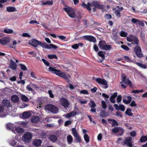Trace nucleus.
Here are the masks:
<instances>
[{
  "label": "nucleus",
  "instance_id": "nucleus-1",
  "mask_svg": "<svg viewBox=\"0 0 147 147\" xmlns=\"http://www.w3.org/2000/svg\"><path fill=\"white\" fill-rule=\"evenodd\" d=\"M126 39L128 41L132 42L131 43L132 45H136L134 48V51L137 57L139 58L142 57L143 54L142 52L141 47L138 45H140V44L138 37L134 35H130L126 37Z\"/></svg>",
  "mask_w": 147,
  "mask_h": 147
},
{
  "label": "nucleus",
  "instance_id": "nucleus-2",
  "mask_svg": "<svg viewBox=\"0 0 147 147\" xmlns=\"http://www.w3.org/2000/svg\"><path fill=\"white\" fill-rule=\"evenodd\" d=\"M81 5L84 8H86L89 12H91V11L92 9L90 7H92V6L97 9H103L104 7V5L102 4H100L99 1H92L91 3H88L87 5L85 4L84 2H83Z\"/></svg>",
  "mask_w": 147,
  "mask_h": 147
},
{
  "label": "nucleus",
  "instance_id": "nucleus-3",
  "mask_svg": "<svg viewBox=\"0 0 147 147\" xmlns=\"http://www.w3.org/2000/svg\"><path fill=\"white\" fill-rule=\"evenodd\" d=\"M49 71L52 72L57 75L65 79L69 83L70 82V80H69L65 74L64 73L61 71L60 70H57L55 68L51 67H49Z\"/></svg>",
  "mask_w": 147,
  "mask_h": 147
},
{
  "label": "nucleus",
  "instance_id": "nucleus-4",
  "mask_svg": "<svg viewBox=\"0 0 147 147\" xmlns=\"http://www.w3.org/2000/svg\"><path fill=\"white\" fill-rule=\"evenodd\" d=\"M46 109L51 112L56 114L59 111V109L55 106L51 104H49L45 106Z\"/></svg>",
  "mask_w": 147,
  "mask_h": 147
},
{
  "label": "nucleus",
  "instance_id": "nucleus-5",
  "mask_svg": "<svg viewBox=\"0 0 147 147\" xmlns=\"http://www.w3.org/2000/svg\"><path fill=\"white\" fill-rule=\"evenodd\" d=\"M72 134L74 137V142H75L80 143L82 141L81 137L75 128H72L71 129Z\"/></svg>",
  "mask_w": 147,
  "mask_h": 147
},
{
  "label": "nucleus",
  "instance_id": "nucleus-6",
  "mask_svg": "<svg viewBox=\"0 0 147 147\" xmlns=\"http://www.w3.org/2000/svg\"><path fill=\"white\" fill-rule=\"evenodd\" d=\"M39 45L40 46L43 48L48 49H51L53 48L54 49H56L58 48V47L53 44H50L49 45H47L45 42H39Z\"/></svg>",
  "mask_w": 147,
  "mask_h": 147
},
{
  "label": "nucleus",
  "instance_id": "nucleus-7",
  "mask_svg": "<svg viewBox=\"0 0 147 147\" xmlns=\"http://www.w3.org/2000/svg\"><path fill=\"white\" fill-rule=\"evenodd\" d=\"M63 9L67 12L69 16L71 18H74L75 17V13L74 9L71 7L67 6L65 7Z\"/></svg>",
  "mask_w": 147,
  "mask_h": 147
},
{
  "label": "nucleus",
  "instance_id": "nucleus-8",
  "mask_svg": "<svg viewBox=\"0 0 147 147\" xmlns=\"http://www.w3.org/2000/svg\"><path fill=\"white\" fill-rule=\"evenodd\" d=\"M96 81L98 83L104 85L102 88L104 89H107L108 87V84L107 81L105 79L100 78H97Z\"/></svg>",
  "mask_w": 147,
  "mask_h": 147
},
{
  "label": "nucleus",
  "instance_id": "nucleus-9",
  "mask_svg": "<svg viewBox=\"0 0 147 147\" xmlns=\"http://www.w3.org/2000/svg\"><path fill=\"white\" fill-rule=\"evenodd\" d=\"M24 140L25 142H30L32 138V135L29 132H26L23 136Z\"/></svg>",
  "mask_w": 147,
  "mask_h": 147
},
{
  "label": "nucleus",
  "instance_id": "nucleus-10",
  "mask_svg": "<svg viewBox=\"0 0 147 147\" xmlns=\"http://www.w3.org/2000/svg\"><path fill=\"white\" fill-rule=\"evenodd\" d=\"M132 22L136 25H138L142 26H144V21L142 20H140L135 18H133L131 19Z\"/></svg>",
  "mask_w": 147,
  "mask_h": 147
},
{
  "label": "nucleus",
  "instance_id": "nucleus-11",
  "mask_svg": "<svg viewBox=\"0 0 147 147\" xmlns=\"http://www.w3.org/2000/svg\"><path fill=\"white\" fill-rule=\"evenodd\" d=\"M112 131L114 133H116L118 132H120L119 135L122 136L124 133V130L121 127H115L112 130Z\"/></svg>",
  "mask_w": 147,
  "mask_h": 147
},
{
  "label": "nucleus",
  "instance_id": "nucleus-12",
  "mask_svg": "<svg viewBox=\"0 0 147 147\" xmlns=\"http://www.w3.org/2000/svg\"><path fill=\"white\" fill-rule=\"evenodd\" d=\"M84 39L90 42H96V38L93 36L90 35H85L83 36Z\"/></svg>",
  "mask_w": 147,
  "mask_h": 147
},
{
  "label": "nucleus",
  "instance_id": "nucleus-13",
  "mask_svg": "<svg viewBox=\"0 0 147 147\" xmlns=\"http://www.w3.org/2000/svg\"><path fill=\"white\" fill-rule=\"evenodd\" d=\"M132 138L131 137H126L124 142V144L129 147H132Z\"/></svg>",
  "mask_w": 147,
  "mask_h": 147
},
{
  "label": "nucleus",
  "instance_id": "nucleus-14",
  "mask_svg": "<svg viewBox=\"0 0 147 147\" xmlns=\"http://www.w3.org/2000/svg\"><path fill=\"white\" fill-rule=\"evenodd\" d=\"M40 41L35 39H33L29 41L28 44L32 46L36 47L39 45Z\"/></svg>",
  "mask_w": 147,
  "mask_h": 147
},
{
  "label": "nucleus",
  "instance_id": "nucleus-15",
  "mask_svg": "<svg viewBox=\"0 0 147 147\" xmlns=\"http://www.w3.org/2000/svg\"><path fill=\"white\" fill-rule=\"evenodd\" d=\"M61 105L65 108H67L69 105L68 100L65 98H63L61 100Z\"/></svg>",
  "mask_w": 147,
  "mask_h": 147
},
{
  "label": "nucleus",
  "instance_id": "nucleus-16",
  "mask_svg": "<svg viewBox=\"0 0 147 147\" xmlns=\"http://www.w3.org/2000/svg\"><path fill=\"white\" fill-rule=\"evenodd\" d=\"M122 81L125 84H127L129 86L132 88V83L129 79H126V76H123L122 78Z\"/></svg>",
  "mask_w": 147,
  "mask_h": 147
},
{
  "label": "nucleus",
  "instance_id": "nucleus-17",
  "mask_svg": "<svg viewBox=\"0 0 147 147\" xmlns=\"http://www.w3.org/2000/svg\"><path fill=\"white\" fill-rule=\"evenodd\" d=\"M2 104L3 107H5L8 108L10 107V101L7 99H4L2 101Z\"/></svg>",
  "mask_w": 147,
  "mask_h": 147
},
{
  "label": "nucleus",
  "instance_id": "nucleus-18",
  "mask_svg": "<svg viewBox=\"0 0 147 147\" xmlns=\"http://www.w3.org/2000/svg\"><path fill=\"white\" fill-rule=\"evenodd\" d=\"M9 42V39L7 38H4L0 39V43L3 45L7 44Z\"/></svg>",
  "mask_w": 147,
  "mask_h": 147
},
{
  "label": "nucleus",
  "instance_id": "nucleus-19",
  "mask_svg": "<svg viewBox=\"0 0 147 147\" xmlns=\"http://www.w3.org/2000/svg\"><path fill=\"white\" fill-rule=\"evenodd\" d=\"M50 36L55 38H57V37L59 38L60 40H65L66 39V37L63 35L56 36L55 34H50Z\"/></svg>",
  "mask_w": 147,
  "mask_h": 147
},
{
  "label": "nucleus",
  "instance_id": "nucleus-20",
  "mask_svg": "<svg viewBox=\"0 0 147 147\" xmlns=\"http://www.w3.org/2000/svg\"><path fill=\"white\" fill-rule=\"evenodd\" d=\"M31 115V114L28 111L24 112L22 113V117L23 118L27 119Z\"/></svg>",
  "mask_w": 147,
  "mask_h": 147
},
{
  "label": "nucleus",
  "instance_id": "nucleus-21",
  "mask_svg": "<svg viewBox=\"0 0 147 147\" xmlns=\"http://www.w3.org/2000/svg\"><path fill=\"white\" fill-rule=\"evenodd\" d=\"M10 61V67L13 70H16L17 68V65L16 63L11 59Z\"/></svg>",
  "mask_w": 147,
  "mask_h": 147
},
{
  "label": "nucleus",
  "instance_id": "nucleus-22",
  "mask_svg": "<svg viewBox=\"0 0 147 147\" xmlns=\"http://www.w3.org/2000/svg\"><path fill=\"white\" fill-rule=\"evenodd\" d=\"M106 42L104 40H100L99 42L98 46L100 49L102 50L104 47L105 45H106Z\"/></svg>",
  "mask_w": 147,
  "mask_h": 147
},
{
  "label": "nucleus",
  "instance_id": "nucleus-23",
  "mask_svg": "<svg viewBox=\"0 0 147 147\" xmlns=\"http://www.w3.org/2000/svg\"><path fill=\"white\" fill-rule=\"evenodd\" d=\"M11 99L12 101L14 103H16L19 100V97L16 95H12L11 97Z\"/></svg>",
  "mask_w": 147,
  "mask_h": 147
},
{
  "label": "nucleus",
  "instance_id": "nucleus-24",
  "mask_svg": "<svg viewBox=\"0 0 147 147\" xmlns=\"http://www.w3.org/2000/svg\"><path fill=\"white\" fill-rule=\"evenodd\" d=\"M41 143V140L40 139L35 140L33 142V144L36 147L40 145Z\"/></svg>",
  "mask_w": 147,
  "mask_h": 147
},
{
  "label": "nucleus",
  "instance_id": "nucleus-25",
  "mask_svg": "<svg viewBox=\"0 0 147 147\" xmlns=\"http://www.w3.org/2000/svg\"><path fill=\"white\" fill-rule=\"evenodd\" d=\"M105 52L102 51H99L98 53L99 56L101 57V62H102L105 59Z\"/></svg>",
  "mask_w": 147,
  "mask_h": 147
},
{
  "label": "nucleus",
  "instance_id": "nucleus-26",
  "mask_svg": "<svg viewBox=\"0 0 147 147\" xmlns=\"http://www.w3.org/2000/svg\"><path fill=\"white\" fill-rule=\"evenodd\" d=\"M40 120V118L38 116H35L32 119L31 121L33 123H36L39 121Z\"/></svg>",
  "mask_w": 147,
  "mask_h": 147
},
{
  "label": "nucleus",
  "instance_id": "nucleus-27",
  "mask_svg": "<svg viewBox=\"0 0 147 147\" xmlns=\"http://www.w3.org/2000/svg\"><path fill=\"white\" fill-rule=\"evenodd\" d=\"M6 10L7 11L9 12H13L16 11V8L13 6L7 7L6 8Z\"/></svg>",
  "mask_w": 147,
  "mask_h": 147
},
{
  "label": "nucleus",
  "instance_id": "nucleus-28",
  "mask_svg": "<svg viewBox=\"0 0 147 147\" xmlns=\"http://www.w3.org/2000/svg\"><path fill=\"white\" fill-rule=\"evenodd\" d=\"M134 63L142 68L145 69L147 67L145 64H143L142 63L138 62H135Z\"/></svg>",
  "mask_w": 147,
  "mask_h": 147
},
{
  "label": "nucleus",
  "instance_id": "nucleus-29",
  "mask_svg": "<svg viewBox=\"0 0 147 147\" xmlns=\"http://www.w3.org/2000/svg\"><path fill=\"white\" fill-rule=\"evenodd\" d=\"M67 143L68 144H71L73 140V138L70 135H68L67 138Z\"/></svg>",
  "mask_w": 147,
  "mask_h": 147
},
{
  "label": "nucleus",
  "instance_id": "nucleus-30",
  "mask_svg": "<svg viewBox=\"0 0 147 147\" xmlns=\"http://www.w3.org/2000/svg\"><path fill=\"white\" fill-rule=\"evenodd\" d=\"M108 121H112L113 122V123L112 124V126L113 127H114L115 125L117 126L119 125L118 123L115 119H109Z\"/></svg>",
  "mask_w": 147,
  "mask_h": 147
},
{
  "label": "nucleus",
  "instance_id": "nucleus-31",
  "mask_svg": "<svg viewBox=\"0 0 147 147\" xmlns=\"http://www.w3.org/2000/svg\"><path fill=\"white\" fill-rule=\"evenodd\" d=\"M125 113L129 116H132L133 115V113L131 112V110L129 108L127 109L125 112Z\"/></svg>",
  "mask_w": 147,
  "mask_h": 147
},
{
  "label": "nucleus",
  "instance_id": "nucleus-32",
  "mask_svg": "<svg viewBox=\"0 0 147 147\" xmlns=\"http://www.w3.org/2000/svg\"><path fill=\"white\" fill-rule=\"evenodd\" d=\"M49 139L53 142H55L57 140V138L55 135H51L50 136Z\"/></svg>",
  "mask_w": 147,
  "mask_h": 147
},
{
  "label": "nucleus",
  "instance_id": "nucleus-33",
  "mask_svg": "<svg viewBox=\"0 0 147 147\" xmlns=\"http://www.w3.org/2000/svg\"><path fill=\"white\" fill-rule=\"evenodd\" d=\"M113 10H115L114 11V13L115 14L116 16L118 17L119 18L121 16V14L120 11L118 9H115V8H114L113 9Z\"/></svg>",
  "mask_w": 147,
  "mask_h": 147
},
{
  "label": "nucleus",
  "instance_id": "nucleus-34",
  "mask_svg": "<svg viewBox=\"0 0 147 147\" xmlns=\"http://www.w3.org/2000/svg\"><path fill=\"white\" fill-rule=\"evenodd\" d=\"M100 116L102 118H104L107 116L106 115V112L105 110H102L100 112Z\"/></svg>",
  "mask_w": 147,
  "mask_h": 147
},
{
  "label": "nucleus",
  "instance_id": "nucleus-35",
  "mask_svg": "<svg viewBox=\"0 0 147 147\" xmlns=\"http://www.w3.org/2000/svg\"><path fill=\"white\" fill-rule=\"evenodd\" d=\"M140 140L141 142H145L147 141V136H142Z\"/></svg>",
  "mask_w": 147,
  "mask_h": 147
},
{
  "label": "nucleus",
  "instance_id": "nucleus-36",
  "mask_svg": "<svg viewBox=\"0 0 147 147\" xmlns=\"http://www.w3.org/2000/svg\"><path fill=\"white\" fill-rule=\"evenodd\" d=\"M84 138L86 143H87L89 142V137L87 134H85L84 135Z\"/></svg>",
  "mask_w": 147,
  "mask_h": 147
},
{
  "label": "nucleus",
  "instance_id": "nucleus-37",
  "mask_svg": "<svg viewBox=\"0 0 147 147\" xmlns=\"http://www.w3.org/2000/svg\"><path fill=\"white\" fill-rule=\"evenodd\" d=\"M124 58L126 59L125 61L127 62H134L128 56H124Z\"/></svg>",
  "mask_w": 147,
  "mask_h": 147
},
{
  "label": "nucleus",
  "instance_id": "nucleus-38",
  "mask_svg": "<svg viewBox=\"0 0 147 147\" xmlns=\"http://www.w3.org/2000/svg\"><path fill=\"white\" fill-rule=\"evenodd\" d=\"M102 50L107 51L109 50L111 48H112V47L111 45H107L106 44V45H105L104 47Z\"/></svg>",
  "mask_w": 147,
  "mask_h": 147
},
{
  "label": "nucleus",
  "instance_id": "nucleus-39",
  "mask_svg": "<svg viewBox=\"0 0 147 147\" xmlns=\"http://www.w3.org/2000/svg\"><path fill=\"white\" fill-rule=\"evenodd\" d=\"M44 5H50L53 4V2L52 1H48L45 2H43V1H42Z\"/></svg>",
  "mask_w": 147,
  "mask_h": 147
},
{
  "label": "nucleus",
  "instance_id": "nucleus-40",
  "mask_svg": "<svg viewBox=\"0 0 147 147\" xmlns=\"http://www.w3.org/2000/svg\"><path fill=\"white\" fill-rule=\"evenodd\" d=\"M90 103V104H89V105L91 108H93L96 107V105L94 101L91 100Z\"/></svg>",
  "mask_w": 147,
  "mask_h": 147
},
{
  "label": "nucleus",
  "instance_id": "nucleus-41",
  "mask_svg": "<svg viewBox=\"0 0 147 147\" xmlns=\"http://www.w3.org/2000/svg\"><path fill=\"white\" fill-rule=\"evenodd\" d=\"M21 99L23 101L27 102L29 100L28 98L24 95H22L21 96Z\"/></svg>",
  "mask_w": 147,
  "mask_h": 147
},
{
  "label": "nucleus",
  "instance_id": "nucleus-42",
  "mask_svg": "<svg viewBox=\"0 0 147 147\" xmlns=\"http://www.w3.org/2000/svg\"><path fill=\"white\" fill-rule=\"evenodd\" d=\"M127 35V33L125 32L121 31L120 32V36L122 37H126Z\"/></svg>",
  "mask_w": 147,
  "mask_h": 147
},
{
  "label": "nucleus",
  "instance_id": "nucleus-43",
  "mask_svg": "<svg viewBox=\"0 0 147 147\" xmlns=\"http://www.w3.org/2000/svg\"><path fill=\"white\" fill-rule=\"evenodd\" d=\"M48 57L50 59H57V57L55 55H48Z\"/></svg>",
  "mask_w": 147,
  "mask_h": 147
},
{
  "label": "nucleus",
  "instance_id": "nucleus-44",
  "mask_svg": "<svg viewBox=\"0 0 147 147\" xmlns=\"http://www.w3.org/2000/svg\"><path fill=\"white\" fill-rule=\"evenodd\" d=\"M4 32L6 33L11 34L13 32V30L11 29H5L4 30Z\"/></svg>",
  "mask_w": 147,
  "mask_h": 147
},
{
  "label": "nucleus",
  "instance_id": "nucleus-45",
  "mask_svg": "<svg viewBox=\"0 0 147 147\" xmlns=\"http://www.w3.org/2000/svg\"><path fill=\"white\" fill-rule=\"evenodd\" d=\"M144 92L143 90L141 89L140 90H134L131 91L132 93H142Z\"/></svg>",
  "mask_w": 147,
  "mask_h": 147
},
{
  "label": "nucleus",
  "instance_id": "nucleus-46",
  "mask_svg": "<svg viewBox=\"0 0 147 147\" xmlns=\"http://www.w3.org/2000/svg\"><path fill=\"white\" fill-rule=\"evenodd\" d=\"M10 144L12 146H15L16 144L15 140L14 139H12L9 142Z\"/></svg>",
  "mask_w": 147,
  "mask_h": 147
},
{
  "label": "nucleus",
  "instance_id": "nucleus-47",
  "mask_svg": "<svg viewBox=\"0 0 147 147\" xmlns=\"http://www.w3.org/2000/svg\"><path fill=\"white\" fill-rule=\"evenodd\" d=\"M16 129L18 133H22L24 130L23 128L21 127H17Z\"/></svg>",
  "mask_w": 147,
  "mask_h": 147
},
{
  "label": "nucleus",
  "instance_id": "nucleus-48",
  "mask_svg": "<svg viewBox=\"0 0 147 147\" xmlns=\"http://www.w3.org/2000/svg\"><path fill=\"white\" fill-rule=\"evenodd\" d=\"M20 66L21 69L25 71L27 70V68L24 65V64H19Z\"/></svg>",
  "mask_w": 147,
  "mask_h": 147
},
{
  "label": "nucleus",
  "instance_id": "nucleus-49",
  "mask_svg": "<svg viewBox=\"0 0 147 147\" xmlns=\"http://www.w3.org/2000/svg\"><path fill=\"white\" fill-rule=\"evenodd\" d=\"M125 110V106L123 105H119V110H120L122 111H124Z\"/></svg>",
  "mask_w": 147,
  "mask_h": 147
},
{
  "label": "nucleus",
  "instance_id": "nucleus-50",
  "mask_svg": "<svg viewBox=\"0 0 147 147\" xmlns=\"http://www.w3.org/2000/svg\"><path fill=\"white\" fill-rule=\"evenodd\" d=\"M80 94H89V93L87 90H82L80 91Z\"/></svg>",
  "mask_w": 147,
  "mask_h": 147
},
{
  "label": "nucleus",
  "instance_id": "nucleus-51",
  "mask_svg": "<svg viewBox=\"0 0 147 147\" xmlns=\"http://www.w3.org/2000/svg\"><path fill=\"white\" fill-rule=\"evenodd\" d=\"M101 104L102 107L103 109H105L107 108V105L104 101L102 100L101 101Z\"/></svg>",
  "mask_w": 147,
  "mask_h": 147
},
{
  "label": "nucleus",
  "instance_id": "nucleus-52",
  "mask_svg": "<svg viewBox=\"0 0 147 147\" xmlns=\"http://www.w3.org/2000/svg\"><path fill=\"white\" fill-rule=\"evenodd\" d=\"M121 47L124 50L127 51L129 50V48L125 45H122L121 46Z\"/></svg>",
  "mask_w": 147,
  "mask_h": 147
},
{
  "label": "nucleus",
  "instance_id": "nucleus-53",
  "mask_svg": "<svg viewBox=\"0 0 147 147\" xmlns=\"http://www.w3.org/2000/svg\"><path fill=\"white\" fill-rule=\"evenodd\" d=\"M130 135L133 137H134L136 135V132L135 131H133L130 133Z\"/></svg>",
  "mask_w": 147,
  "mask_h": 147
},
{
  "label": "nucleus",
  "instance_id": "nucleus-54",
  "mask_svg": "<svg viewBox=\"0 0 147 147\" xmlns=\"http://www.w3.org/2000/svg\"><path fill=\"white\" fill-rule=\"evenodd\" d=\"M42 60L43 62L45 64L48 66H49V62L48 61H47L46 60H45L44 59H42Z\"/></svg>",
  "mask_w": 147,
  "mask_h": 147
},
{
  "label": "nucleus",
  "instance_id": "nucleus-55",
  "mask_svg": "<svg viewBox=\"0 0 147 147\" xmlns=\"http://www.w3.org/2000/svg\"><path fill=\"white\" fill-rule=\"evenodd\" d=\"M30 76L32 78L36 79H37V77L36 76V75L34 72L33 71L31 72L30 73Z\"/></svg>",
  "mask_w": 147,
  "mask_h": 147
},
{
  "label": "nucleus",
  "instance_id": "nucleus-56",
  "mask_svg": "<svg viewBox=\"0 0 147 147\" xmlns=\"http://www.w3.org/2000/svg\"><path fill=\"white\" fill-rule=\"evenodd\" d=\"M105 18L108 20H109L112 18L111 16L109 14H105Z\"/></svg>",
  "mask_w": 147,
  "mask_h": 147
},
{
  "label": "nucleus",
  "instance_id": "nucleus-57",
  "mask_svg": "<svg viewBox=\"0 0 147 147\" xmlns=\"http://www.w3.org/2000/svg\"><path fill=\"white\" fill-rule=\"evenodd\" d=\"M48 92L49 93V96L51 98H53L54 97V95L53 94L52 91L51 90H50L48 91Z\"/></svg>",
  "mask_w": 147,
  "mask_h": 147
},
{
  "label": "nucleus",
  "instance_id": "nucleus-58",
  "mask_svg": "<svg viewBox=\"0 0 147 147\" xmlns=\"http://www.w3.org/2000/svg\"><path fill=\"white\" fill-rule=\"evenodd\" d=\"M71 122L70 120H68L66 121L64 125L65 126H67L71 124Z\"/></svg>",
  "mask_w": 147,
  "mask_h": 147
},
{
  "label": "nucleus",
  "instance_id": "nucleus-59",
  "mask_svg": "<svg viewBox=\"0 0 147 147\" xmlns=\"http://www.w3.org/2000/svg\"><path fill=\"white\" fill-rule=\"evenodd\" d=\"M116 116H120L121 117H123L122 113L120 111H117L116 113Z\"/></svg>",
  "mask_w": 147,
  "mask_h": 147
},
{
  "label": "nucleus",
  "instance_id": "nucleus-60",
  "mask_svg": "<svg viewBox=\"0 0 147 147\" xmlns=\"http://www.w3.org/2000/svg\"><path fill=\"white\" fill-rule=\"evenodd\" d=\"M122 99V97L121 95H119L117 97V102L118 103L120 102Z\"/></svg>",
  "mask_w": 147,
  "mask_h": 147
},
{
  "label": "nucleus",
  "instance_id": "nucleus-61",
  "mask_svg": "<svg viewBox=\"0 0 147 147\" xmlns=\"http://www.w3.org/2000/svg\"><path fill=\"white\" fill-rule=\"evenodd\" d=\"M130 106L131 107H136L137 106L136 104L135 103V102L133 100L132 101L131 104H130Z\"/></svg>",
  "mask_w": 147,
  "mask_h": 147
},
{
  "label": "nucleus",
  "instance_id": "nucleus-62",
  "mask_svg": "<svg viewBox=\"0 0 147 147\" xmlns=\"http://www.w3.org/2000/svg\"><path fill=\"white\" fill-rule=\"evenodd\" d=\"M26 88L27 90L30 91L32 92L33 91H34L33 89L30 87V86L29 85L27 86L26 87Z\"/></svg>",
  "mask_w": 147,
  "mask_h": 147
},
{
  "label": "nucleus",
  "instance_id": "nucleus-63",
  "mask_svg": "<svg viewBox=\"0 0 147 147\" xmlns=\"http://www.w3.org/2000/svg\"><path fill=\"white\" fill-rule=\"evenodd\" d=\"M71 117H74L75 116L77 113L75 111H72L70 112Z\"/></svg>",
  "mask_w": 147,
  "mask_h": 147
},
{
  "label": "nucleus",
  "instance_id": "nucleus-64",
  "mask_svg": "<svg viewBox=\"0 0 147 147\" xmlns=\"http://www.w3.org/2000/svg\"><path fill=\"white\" fill-rule=\"evenodd\" d=\"M6 127L8 129L10 130L12 128V125L11 124L8 123L7 124Z\"/></svg>",
  "mask_w": 147,
  "mask_h": 147
}]
</instances>
